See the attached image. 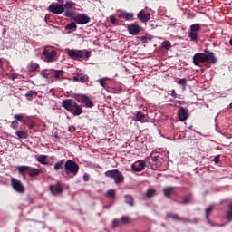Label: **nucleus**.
<instances>
[{"label": "nucleus", "instance_id": "dca6fc26", "mask_svg": "<svg viewBox=\"0 0 232 232\" xmlns=\"http://www.w3.org/2000/svg\"><path fill=\"white\" fill-rule=\"evenodd\" d=\"M179 119L181 122H184L188 119V111L181 107L178 111Z\"/></svg>", "mask_w": 232, "mask_h": 232}, {"label": "nucleus", "instance_id": "4468645a", "mask_svg": "<svg viewBox=\"0 0 232 232\" xmlns=\"http://www.w3.org/2000/svg\"><path fill=\"white\" fill-rule=\"evenodd\" d=\"M200 63H206L205 54L198 53L193 56V63L195 66H198Z\"/></svg>", "mask_w": 232, "mask_h": 232}, {"label": "nucleus", "instance_id": "39448f33", "mask_svg": "<svg viewBox=\"0 0 232 232\" xmlns=\"http://www.w3.org/2000/svg\"><path fill=\"white\" fill-rule=\"evenodd\" d=\"M118 17H121V19H125V21H135V14L133 13H128L124 10H117Z\"/></svg>", "mask_w": 232, "mask_h": 232}, {"label": "nucleus", "instance_id": "37998d69", "mask_svg": "<svg viewBox=\"0 0 232 232\" xmlns=\"http://www.w3.org/2000/svg\"><path fill=\"white\" fill-rule=\"evenodd\" d=\"M168 217L172 218V220H184V218L179 217L177 214H169Z\"/></svg>", "mask_w": 232, "mask_h": 232}, {"label": "nucleus", "instance_id": "c9c22d12", "mask_svg": "<svg viewBox=\"0 0 232 232\" xmlns=\"http://www.w3.org/2000/svg\"><path fill=\"white\" fill-rule=\"evenodd\" d=\"M75 3L72 1H67L64 5V8H66V10H72V8H73V6H75Z\"/></svg>", "mask_w": 232, "mask_h": 232}, {"label": "nucleus", "instance_id": "9b49d317", "mask_svg": "<svg viewBox=\"0 0 232 232\" xmlns=\"http://www.w3.org/2000/svg\"><path fill=\"white\" fill-rule=\"evenodd\" d=\"M146 168V162L138 160L131 165V169L135 172L142 171Z\"/></svg>", "mask_w": 232, "mask_h": 232}, {"label": "nucleus", "instance_id": "13d9d810", "mask_svg": "<svg viewBox=\"0 0 232 232\" xmlns=\"http://www.w3.org/2000/svg\"><path fill=\"white\" fill-rule=\"evenodd\" d=\"M215 162H216V164H218L220 162V156L215 157Z\"/></svg>", "mask_w": 232, "mask_h": 232}, {"label": "nucleus", "instance_id": "cd10ccee", "mask_svg": "<svg viewBox=\"0 0 232 232\" xmlns=\"http://www.w3.org/2000/svg\"><path fill=\"white\" fill-rule=\"evenodd\" d=\"M188 37L190 38L191 41H197V39H198V33L190 29L188 33Z\"/></svg>", "mask_w": 232, "mask_h": 232}, {"label": "nucleus", "instance_id": "c03bdc74", "mask_svg": "<svg viewBox=\"0 0 232 232\" xmlns=\"http://www.w3.org/2000/svg\"><path fill=\"white\" fill-rule=\"evenodd\" d=\"M106 81H108V78H102L99 80V82L102 86V88H106V86H108V83H106Z\"/></svg>", "mask_w": 232, "mask_h": 232}, {"label": "nucleus", "instance_id": "5fc2aeb1", "mask_svg": "<svg viewBox=\"0 0 232 232\" xmlns=\"http://www.w3.org/2000/svg\"><path fill=\"white\" fill-rule=\"evenodd\" d=\"M171 97H173V99H177L178 97H179V95H177V92H175V89H173L172 91H171Z\"/></svg>", "mask_w": 232, "mask_h": 232}, {"label": "nucleus", "instance_id": "72a5a7b5", "mask_svg": "<svg viewBox=\"0 0 232 232\" xmlns=\"http://www.w3.org/2000/svg\"><path fill=\"white\" fill-rule=\"evenodd\" d=\"M63 75H64V71L56 70L54 72V79H63Z\"/></svg>", "mask_w": 232, "mask_h": 232}, {"label": "nucleus", "instance_id": "b1692460", "mask_svg": "<svg viewBox=\"0 0 232 232\" xmlns=\"http://www.w3.org/2000/svg\"><path fill=\"white\" fill-rule=\"evenodd\" d=\"M120 220H121V226L131 224V218H130L129 216H123L121 218Z\"/></svg>", "mask_w": 232, "mask_h": 232}, {"label": "nucleus", "instance_id": "09e8293b", "mask_svg": "<svg viewBox=\"0 0 232 232\" xmlns=\"http://www.w3.org/2000/svg\"><path fill=\"white\" fill-rule=\"evenodd\" d=\"M191 198H192L191 195H188V196L183 198L184 204H189V201L191 200Z\"/></svg>", "mask_w": 232, "mask_h": 232}, {"label": "nucleus", "instance_id": "a19ab883", "mask_svg": "<svg viewBox=\"0 0 232 232\" xmlns=\"http://www.w3.org/2000/svg\"><path fill=\"white\" fill-rule=\"evenodd\" d=\"M230 210L227 212V220H228V222L232 221V203L229 205Z\"/></svg>", "mask_w": 232, "mask_h": 232}, {"label": "nucleus", "instance_id": "4be33fe9", "mask_svg": "<svg viewBox=\"0 0 232 232\" xmlns=\"http://www.w3.org/2000/svg\"><path fill=\"white\" fill-rule=\"evenodd\" d=\"M29 169H30V166H26V165L17 167V170L20 173V175H24V173L26 172L28 173Z\"/></svg>", "mask_w": 232, "mask_h": 232}, {"label": "nucleus", "instance_id": "6ab92c4d", "mask_svg": "<svg viewBox=\"0 0 232 232\" xmlns=\"http://www.w3.org/2000/svg\"><path fill=\"white\" fill-rule=\"evenodd\" d=\"M83 104L86 106V108H93V101L90 100V97L88 96H83Z\"/></svg>", "mask_w": 232, "mask_h": 232}, {"label": "nucleus", "instance_id": "0eeeda50", "mask_svg": "<svg viewBox=\"0 0 232 232\" xmlns=\"http://www.w3.org/2000/svg\"><path fill=\"white\" fill-rule=\"evenodd\" d=\"M49 190L51 191L52 195H61L64 188H63V184L60 182L56 183L55 185H50Z\"/></svg>", "mask_w": 232, "mask_h": 232}, {"label": "nucleus", "instance_id": "f257e3e1", "mask_svg": "<svg viewBox=\"0 0 232 232\" xmlns=\"http://www.w3.org/2000/svg\"><path fill=\"white\" fill-rule=\"evenodd\" d=\"M63 107L74 116H79L82 113V107L72 99H66L63 102Z\"/></svg>", "mask_w": 232, "mask_h": 232}, {"label": "nucleus", "instance_id": "4d7b16f0", "mask_svg": "<svg viewBox=\"0 0 232 232\" xmlns=\"http://www.w3.org/2000/svg\"><path fill=\"white\" fill-rule=\"evenodd\" d=\"M68 130L71 133H73V131H75L76 129L74 126H70Z\"/></svg>", "mask_w": 232, "mask_h": 232}, {"label": "nucleus", "instance_id": "ddd939ff", "mask_svg": "<svg viewBox=\"0 0 232 232\" xmlns=\"http://www.w3.org/2000/svg\"><path fill=\"white\" fill-rule=\"evenodd\" d=\"M72 81L74 82H88L90 81V77L87 74H82V73H77L73 76Z\"/></svg>", "mask_w": 232, "mask_h": 232}, {"label": "nucleus", "instance_id": "603ef678", "mask_svg": "<svg viewBox=\"0 0 232 232\" xmlns=\"http://www.w3.org/2000/svg\"><path fill=\"white\" fill-rule=\"evenodd\" d=\"M41 75L44 79H48L50 77V75L45 71H42Z\"/></svg>", "mask_w": 232, "mask_h": 232}, {"label": "nucleus", "instance_id": "bb28decb", "mask_svg": "<svg viewBox=\"0 0 232 232\" xmlns=\"http://www.w3.org/2000/svg\"><path fill=\"white\" fill-rule=\"evenodd\" d=\"M138 19L141 21V23H146V11H140L138 14Z\"/></svg>", "mask_w": 232, "mask_h": 232}, {"label": "nucleus", "instance_id": "bf43d9fd", "mask_svg": "<svg viewBox=\"0 0 232 232\" xmlns=\"http://www.w3.org/2000/svg\"><path fill=\"white\" fill-rule=\"evenodd\" d=\"M150 14H146V21H150Z\"/></svg>", "mask_w": 232, "mask_h": 232}, {"label": "nucleus", "instance_id": "5701e85b", "mask_svg": "<svg viewBox=\"0 0 232 232\" xmlns=\"http://www.w3.org/2000/svg\"><path fill=\"white\" fill-rule=\"evenodd\" d=\"M157 195V190L154 188H149L146 192L147 198H151V197H155Z\"/></svg>", "mask_w": 232, "mask_h": 232}, {"label": "nucleus", "instance_id": "7c9ffc66", "mask_svg": "<svg viewBox=\"0 0 232 232\" xmlns=\"http://www.w3.org/2000/svg\"><path fill=\"white\" fill-rule=\"evenodd\" d=\"M171 193H173V188L167 187V188H163V194L165 197H170Z\"/></svg>", "mask_w": 232, "mask_h": 232}, {"label": "nucleus", "instance_id": "2eb2a0df", "mask_svg": "<svg viewBox=\"0 0 232 232\" xmlns=\"http://www.w3.org/2000/svg\"><path fill=\"white\" fill-rule=\"evenodd\" d=\"M43 55H44L45 59H47V61L50 63V62L53 61V59H55V56L57 55V51L53 50L50 52L45 49L43 53Z\"/></svg>", "mask_w": 232, "mask_h": 232}, {"label": "nucleus", "instance_id": "338daca9", "mask_svg": "<svg viewBox=\"0 0 232 232\" xmlns=\"http://www.w3.org/2000/svg\"><path fill=\"white\" fill-rule=\"evenodd\" d=\"M59 1V3H63L64 2V0H58Z\"/></svg>", "mask_w": 232, "mask_h": 232}, {"label": "nucleus", "instance_id": "423d86ee", "mask_svg": "<svg viewBox=\"0 0 232 232\" xmlns=\"http://www.w3.org/2000/svg\"><path fill=\"white\" fill-rule=\"evenodd\" d=\"M74 23L76 24H88L90 23V16L84 14H80L72 17Z\"/></svg>", "mask_w": 232, "mask_h": 232}, {"label": "nucleus", "instance_id": "c85d7f7f", "mask_svg": "<svg viewBox=\"0 0 232 232\" xmlns=\"http://www.w3.org/2000/svg\"><path fill=\"white\" fill-rule=\"evenodd\" d=\"M14 119H15L19 122H23V124H26V120H24V114H15L14 116Z\"/></svg>", "mask_w": 232, "mask_h": 232}, {"label": "nucleus", "instance_id": "f3484780", "mask_svg": "<svg viewBox=\"0 0 232 232\" xmlns=\"http://www.w3.org/2000/svg\"><path fill=\"white\" fill-rule=\"evenodd\" d=\"M28 175L29 177H37L41 175V169L29 167Z\"/></svg>", "mask_w": 232, "mask_h": 232}, {"label": "nucleus", "instance_id": "9d476101", "mask_svg": "<svg viewBox=\"0 0 232 232\" xmlns=\"http://www.w3.org/2000/svg\"><path fill=\"white\" fill-rule=\"evenodd\" d=\"M50 12H53V14H63L64 12V6L61 4H51L49 6Z\"/></svg>", "mask_w": 232, "mask_h": 232}, {"label": "nucleus", "instance_id": "412c9836", "mask_svg": "<svg viewBox=\"0 0 232 232\" xmlns=\"http://www.w3.org/2000/svg\"><path fill=\"white\" fill-rule=\"evenodd\" d=\"M25 97L28 98V101H34V98L37 97V91H34V90L28 91L25 93Z\"/></svg>", "mask_w": 232, "mask_h": 232}, {"label": "nucleus", "instance_id": "ea45409f", "mask_svg": "<svg viewBox=\"0 0 232 232\" xmlns=\"http://www.w3.org/2000/svg\"><path fill=\"white\" fill-rule=\"evenodd\" d=\"M25 124L28 126L29 130H34V128H35V121L32 120L26 121Z\"/></svg>", "mask_w": 232, "mask_h": 232}, {"label": "nucleus", "instance_id": "a878e982", "mask_svg": "<svg viewBox=\"0 0 232 232\" xmlns=\"http://www.w3.org/2000/svg\"><path fill=\"white\" fill-rule=\"evenodd\" d=\"M125 202L129 204V206H135V199L130 195L125 196Z\"/></svg>", "mask_w": 232, "mask_h": 232}, {"label": "nucleus", "instance_id": "49530a36", "mask_svg": "<svg viewBox=\"0 0 232 232\" xmlns=\"http://www.w3.org/2000/svg\"><path fill=\"white\" fill-rule=\"evenodd\" d=\"M13 130H17L19 128V122L17 121H13L11 123Z\"/></svg>", "mask_w": 232, "mask_h": 232}, {"label": "nucleus", "instance_id": "c756f323", "mask_svg": "<svg viewBox=\"0 0 232 232\" xmlns=\"http://www.w3.org/2000/svg\"><path fill=\"white\" fill-rule=\"evenodd\" d=\"M15 135H17L18 139H28V133L23 130L16 131Z\"/></svg>", "mask_w": 232, "mask_h": 232}, {"label": "nucleus", "instance_id": "1a4fd4ad", "mask_svg": "<svg viewBox=\"0 0 232 232\" xmlns=\"http://www.w3.org/2000/svg\"><path fill=\"white\" fill-rule=\"evenodd\" d=\"M127 30L130 35H139L141 28L137 24H130L127 25Z\"/></svg>", "mask_w": 232, "mask_h": 232}, {"label": "nucleus", "instance_id": "58836bf2", "mask_svg": "<svg viewBox=\"0 0 232 232\" xmlns=\"http://www.w3.org/2000/svg\"><path fill=\"white\" fill-rule=\"evenodd\" d=\"M136 119L137 121H140V122H142L144 119H146V116L144 115V113L139 111L136 114Z\"/></svg>", "mask_w": 232, "mask_h": 232}, {"label": "nucleus", "instance_id": "f03ea898", "mask_svg": "<svg viewBox=\"0 0 232 232\" xmlns=\"http://www.w3.org/2000/svg\"><path fill=\"white\" fill-rule=\"evenodd\" d=\"M79 164H77L73 160H67L65 161L64 171L67 177H70L71 179L75 177L79 173Z\"/></svg>", "mask_w": 232, "mask_h": 232}, {"label": "nucleus", "instance_id": "7ed1b4c3", "mask_svg": "<svg viewBox=\"0 0 232 232\" xmlns=\"http://www.w3.org/2000/svg\"><path fill=\"white\" fill-rule=\"evenodd\" d=\"M68 55L74 61H81V59H90L92 53L88 50H69Z\"/></svg>", "mask_w": 232, "mask_h": 232}, {"label": "nucleus", "instance_id": "79ce46f5", "mask_svg": "<svg viewBox=\"0 0 232 232\" xmlns=\"http://www.w3.org/2000/svg\"><path fill=\"white\" fill-rule=\"evenodd\" d=\"M65 17H75V12L71 11L70 9H67L64 13Z\"/></svg>", "mask_w": 232, "mask_h": 232}, {"label": "nucleus", "instance_id": "680f3d73", "mask_svg": "<svg viewBox=\"0 0 232 232\" xmlns=\"http://www.w3.org/2000/svg\"><path fill=\"white\" fill-rule=\"evenodd\" d=\"M179 104H186V102H184V101H179Z\"/></svg>", "mask_w": 232, "mask_h": 232}, {"label": "nucleus", "instance_id": "20e7f679", "mask_svg": "<svg viewBox=\"0 0 232 232\" xmlns=\"http://www.w3.org/2000/svg\"><path fill=\"white\" fill-rule=\"evenodd\" d=\"M104 175L109 179H113L115 184H122L124 182V175L119 169L107 170Z\"/></svg>", "mask_w": 232, "mask_h": 232}, {"label": "nucleus", "instance_id": "052dcab7", "mask_svg": "<svg viewBox=\"0 0 232 232\" xmlns=\"http://www.w3.org/2000/svg\"><path fill=\"white\" fill-rule=\"evenodd\" d=\"M152 160H154V161L159 160V157H157V156L152 157Z\"/></svg>", "mask_w": 232, "mask_h": 232}, {"label": "nucleus", "instance_id": "774afa93", "mask_svg": "<svg viewBox=\"0 0 232 232\" xmlns=\"http://www.w3.org/2000/svg\"><path fill=\"white\" fill-rule=\"evenodd\" d=\"M229 108H232V103L229 104Z\"/></svg>", "mask_w": 232, "mask_h": 232}, {"label": "nucleus", "instance_id": "aec40b11", "mask_svg": "<svg viewBox=\"0 0 232 232\" xmlns=\"http://www.w3.org/2000/svg\"><path fill=\"white\" fill-rule=\"evenodd\" d=\"M37 161L40 162V164H44V166L48 165V156L47 155H40L37 158Z\"/></svg>", "mask_w": 232, "mask_h": 232}, {"label": "nucleus", "instance_id": "4c0bfd02", "mask_svg": "<svg viewBox=\"0 0 232 232\" xmlns=\"http://www.w3.org/2000/svg\"><path fill=\"white\" fill-rule=\"evenodd\" d=\"M190 30L198 34V32H200V24L190 25Z\"/></svg>", "mask_w": 232, "mask_h": 232}, {"label": "nucleus", "instance_id": "0e129e2a", "mask_svg": "<svg viewBox=\"0 0 232 232\" xmlns=\"http://www.w3.org/2000/svg\"><path fill=\"white\" fill-rule=\"evenodd\" d=\"M147 39H148L149 41H151V36H147Z\"/></svg>", "mask_w": 232, "mask_h": 232}, {"label": "nucleus", "instance_id": "3c124183", "mask_svg": "<svg viewBox=\"0 0 232 232\" xmlns=\"http://www.w3.org/2000/svg\"><path fill=\"white\" fill-rule=\"evenodd\" d=\"M18 76L19 75L17 73L14 72L9 75V79H11V81H15V79H17Z\"/></svg>", "mask_w": 232, "mask_h": 232}, {"label": "nucleus", "instance_id": "e433bc0d", "mask_svg": "<svg viewBox=\"0 0 232 232\" xmlns=\"http://www.w3.org/2000/svg\"><path fill=\"white\" fill-rule=\"evenodd\" d=\"M119 226H122L121 219H113L112 220V229H117V227H119Z\"/></svg>", "mask_w": 232, "mask_h": 232}, {"label": "nucleus", "instance_id": "6e6d98bb", "mask_svg": "<svg viewBox=\"0 0 232 232\" xmlns=\"http://www.w3.org/2000/svg\"><path fill=\"white\" fill-rule=\"evenodd\" d=\"M83 180H84V182H88V180H90V176L88 174H84Z\"/></svg>", "mask_w": 232, "mask_h": 232}, {"label": "nucleus", "instance_id": "a211bd4d", "mask_svg": "<svg viewBox=\"0 0 232 232\" xmlns=\"http://www.w3.org/2000/svg\"><path fill=\"white\" fill-rule=\"evenodd\" d=\"M65 164H66V160H64V159L56 162L54 164V171H59V170L63 169V168H64Z\"/></svg>", "mask_w": 232, "mask_h": 232}, {"label": "nucleus", "instance_id": "8fccbe9b", "mask_svg": "<svg viewBox=\"0 0 232 232\" xmlns=\"http://www.w3.org/2000/svg\"><path fill=\"white\" fill-rule=\"evenodd\" d=\"M211 211H213V206H210L206 209V218L209 217V214L211 213Z\"/></svg>", "mask_w": 232, "mask_h": 232}, {"label": "nucleus", "instance_id": "2f4dec72", "mask_svg": "<svg viewBox=\"0 0 232 232\" xmlns=\"http://www.w3.org/2000/svg\"><path fill=\"white\" fill-rule=\"evenodd\" d=\"M65 30H77V23L71 22L65 26Z\"/></svg>", "mask_w": 232, "mask_h": 232}, {"label": "nucleus", "instance_id": "f704fd0d", "mask_svg": "<svg viewBox=\"0 0 232 232\" xmlns=\"http://www.w3.org/2000/svg\"><path fill=\"white\" fill-rule=\"evenodd\" d=\"M178 84L182 86V90L184 91V90H186V85L188 84V80H186V78L179 79L178 82Z\"/></svg>", "mask_w": 232, "mask_h": 232}, {"label": "nucleus", "instance_id": "69168bd1", "mask_svg": "<svg viewBox=\"0 0 232 232\" xmlns=\"http://www.w3.org/2000/svg\"><path fill=\"white\" fill-rule=\"evenodd\" d=\"M141 39H142V41L146 40V36H142Z\"/></svg>", "mask_w": 232, "mask_h": 232}, {"label": "nucleus", "instance_id": "a18cd8bd", "mask_svg": "<svg viewBox=\"0 0 232 232\" xmlns=\"http://www.w3.org/2000/svg\"><path fill=\"white\" fill-rule=\"evenodd\" d=\"M163 48H165V50H169V48H171V43L168 42V41H164L162 44Z\"/></svg>", "mask_w": 232, "mask_h": 232}, {"label": "nucleus", "instance_id": "473e14b6", "mask_svg": "<svg viewBox=\"0 0 232 232\" xmlns=\"http://www.w3.org/2000/svg\"><path fill=\"white\" fill-rule=\"evenodd\" d=\"M38 68H39V63H32L28 67V72H34L36 70H38Z\"/></svg>", "mask_w": 232, "mask_h": 232}, {"label": "nucleus", "instance_id": "393cba45", "mask_svg": "<svg viewBox=\"0 0 232 232\" xmlns=\"http://www.w3.org/2000/svg\"><path fill=\"white\" fill-rule=\"evenodd\" d=\"M86 94H77V93H72L71 95V97L72 99H75V101H77L78 102H83V99L85 97Z\"/></svg>", "mask_w": 232, "mask_h": 232}, {"label": "nucleus", "instance_id": "e2e57ef3", "mask_svg": "<svg viewBox=\"0 0 232 232\" xmlns=\"http://www.w3.org/2000/svg\"><path fill=\"white\" fill-rule=\"evenodd\" d=\"M229 44L232 46V38L229 40Z\"/></svg>", "mask_w": 232, "mask_h": 232}, {"label": "nucleus", "instance_id": "864d4df0", "mask_svg": "<svg viewBox=\"0 0 232 232\" xmlns=\"http://www.w3.org/2000/svg\"><path fill=\"white\" fill-rule=\"evenodd\" d=\"M110 21L112 23V24H116L117 18H115V16L111 15V16H110Z\"/></svg>", "mask_w": 232, "mask_h": 232}, {"label": "nucleus", "instance_id": "de8ad7c7", "mask_svg": "<svg viewBox=\"0 0 232 232\" xmlns=\"http://www.w3.org/2000/svg\"><path fill=\"white\" fill-rule=\"evenodd\" d=\"M107 197H109V198H115V190L110 189V190L107 192Z\"/></svg>", "mask_w": 232, "mask_h": 232}, {"label": "nucleus", "instance_id": "f8f14e48", "mask_svg": "<svg viewBox=\"0 0 232 232\" xmlns=\"http://www.w3.org/2000/svg\"><path fill=\"white\" fill-rule=\"evenodd\" d=\"M205 63H210V64H217V58L212 52L205 51Z\"/></svg>", "mask_w": 232, "mask_h": 232}, {"label": "nucleus", "instance_id": "6e6552de", "mask_svg": "<svg viewBox=\"0 0 232 232\" xmlns=\"http://www.w3.org/2000/svg\"><path fill=\"white\" fill-rule=\"evenodd\" d=\"M11 184L15 191L18 193H24V187L23 186V183L17 180V179L12 178Z\"/></svg>", "mask_w": 232, "mask_h": 232}]
</instances>
